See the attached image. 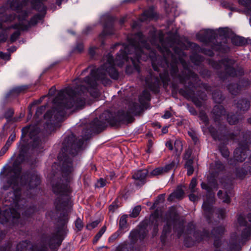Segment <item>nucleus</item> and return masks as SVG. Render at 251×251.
<instances>
[{"label": "nucleus", "mask_w": 251, "mask_h": 251, "mask_svg": "<svg viewBox=\"0 0 251 251\" xmlns=\"http://www.w3.org/2000/svg\"><path fill=\"white\" fill-rule=\"evenodd\" d=\"M127 40L128 44L125 46L124 50H121L117 53L115 60L111 54L108 53L107 55L106 61L102 65L107 74L112 79L117 80L119 75L115 66L122 67L125 62L128 61L129 59L131 60L133 67L130 65L127 66L126 69V73L131 74L134 70L140 73V68L138 63L141 60L146 61L149 57L154 71L159 72L160 67L163 69V73H160L159 76L163 86L166 87L170 81L169 75L170 63L168 58L170 57H173V54L168 47L165 45L163 35H160L158 37L153 35L150 40L152 45H156L157 41H159L161 46L157 45V48L163 54V57L157 55L154 51L150 50V45L141 32L131 36H128Z\"/></svg>", "instance_id": "f257e3e1"}, {"label": "nucleus", "mask_w": 251, "mask_h": 251, "mask_svg": "<svg viewBox=\"0 0 251 251\" xmlns=\"http://www.w3.org/2000/svg\"><path fill=\"white\" fill-rule=\"evenodd\" d=\"M107 74L102 65L97 69L91 71V77L87 76L84 78V81L89 85L88 87L80 85L74 88H66L64 92L70 98L63 100L60 104L46 112L44 119L46 120L47 128H52L55 124L62 121L65 114V108L73 109L74 110L83 109L86 104L85 93H89L93 98L98 97L99 93L97 88V81H100L104 86L110 85L111 81L107 78Z\"/></svg>", "instance_id": "f03ea898"}, {"label": "nucleus", "mask_w": 251, "mask_h": 251, "mask_svg": "<svg viewBox=\"0 0 251 251\" xmlns=\"http://www.w3.org/2000/svg\"><path fill=\"white\" fill-rule=\"evenodd\" d=\"M102 113L99 119L95 118L90 124V128H84L82 131L83 136L77 138L74 134L67 136L62 143L61 151L58 155V159L61 164L62 178L59 182L52 183V191L56 195L67 196L69 191L68 183L71 179V174L74 171L73 159L69 156L76 155L81 149L84 140L91 137L92 133H99L109 125V119L102 117Z\"/></svg>", "instance_id": "7ed1b4c3"}, {"label": "nucleus", "mask_w": 251, "mask_h": 251, "mask_svg": "<svg viewBox=\"0 0 251 251\" xmlns=\"http://www.w3.org/2000/svg\"><path fill=\"white\" fill-rule=\"evenodd\" d=\"M18 180L17 176H12L3 183L1 187L3 190L7 191L10 187H12L13 191L9 192L5 197V202L8 201L10 203V207L4 210L3 215L6 221L13 225L23 224L20 213L18 211L20 209L19 202L21 196V190L18 186Z\"/></svg>", "instance_id": "20e7f679"}, {"label": "nucleus", "mask_w": 251, "mask_h": 251, "mask_svg": "<svg viewBox=\"0 0 251 251\" xmlns=\"http://www.w3.org/2000/svg\"><path fill=\"white\" fill-rule=\"evenodd\" d=\"M185 70L182 71L180 74H178V68L176 62L170 63V74L173 79L177 78L180 83L185 85L187 81L191 79L188 83V85L185 86L184 88H181L179 90V93L185 98H188L191 96L194 95V89L198 87H201L207 92L211 91V87L207 83L201 82L198 75L188 67L184 66Z\"/></svg>", "instance_id": "39448f33"}, {"label": "nucleus", "mask_w": 251, "mask_h": 251, "mask_svg": "<svg viewBox=\"0 0 251 251\" xmlns=\"http://www.w3.org/2000/svg\"><path fill=\"white\" fill-rule=\"evenodd\" d=\"M68 221L67 213H61L57 221L56 232L50 234H42L40 240L31 245V251H50V249L52 250L60 246L62 241V236L67 233Z\"/></svg>", "instance_id": "423d86ee"}, {"label": "nucleus", "mask_w": 251, "mask_h": 251, "mask_svg": "<svg viewBox=\"0 0 251 251\" xmlns=\"http://www.w3.org/2000/svg\"><path fill=\"white\" fill-rule=\"evenodd\" d=\"M165 220L166 224L163 226V231L160 236V240L162 243L164 244L167 235L172 230L173 226L174 231L177 234V236L179 238L184 232V225L185 221L180 219L176 207L172 206L170 207L166 213Z\"/></svg>", "instance_id": "0eeeda50"}, {"label": "nucleus", "mask_w": 251, "mask_h": 251, "mask_svg": "<svg viewBox=\"0 0 251 251\" xmlns=\"http://www.w3.org/2000/svg\"><path fill=\"white\" fill-rule=\"evenodd\" d=\"M40 129L37 126H27L22 129L21 138H24L27 134L31 140L28 144V150L32 153L38 154L43 151L45 140L40 135Z\"/></svg>", "instance_id": "6e6552de"}, {"label": "nucleus", "mask_w": 251, "mask_h": 251, "mask_svg": "<svg viewBox=\"0 0 251 251\" xmlns=\"http://www.w3.org/2000/svg\"><path fill=\"white\" fill-rule=\"evenodd\" d=\"M41 182V177L37 172L27 171L24 173L20 177V183L26 186L27 190V196L32 198L40 191L38 186Z\"/></svg>", "instance_id": "1a4fd4ad"}, {"label": "nucleus", "mask_w": 251, "mask_h": 251, "mask_svg": "<svg viewBox=\"0 0 251 251\" xmlns=\"http://www.w3.org/2000/svg\"><path fill=\"white\" fill-rule=\"evenodd\" d=\"M235 63L233 59L229 58H224L218 62L214 60H210L209 64L214 69L218 70L221 68V65L225 66V74H219V77L222 80H225L227 79V76L235 77L242 75L244 73L243 69L239 68L236 70L231 66Z\"/></svg>", "instance_id": "9d476101"}, {"label": "nucleus", "mask_w": 251, "mask_h": 251, "mask_svg": "<svg viewBox=\"0 0 251 251\" xmlns=\"http://www.w3.org/2000/svg\"><path fill=\"white\" fill-rule=\"evenodd\" d=\"M196 36L198 39L202 43L205 44L213 43L211 45V48L215 51L221 53H226L229 50V48L228 47L226 42V39H225V41L223 42H218L217 40L216 41V43L214 42L217 35L212 30L207 29L202 33L197 34Z\"/></svg>", "instance_id": "9b49d317"}, {"label": "nucleus", "mask_w": 251, "mask_h": 251, "mask_svg": "<svg viewBox=\"0 0 251 251\" xmlns=\"http://www.w3.org/2000/svg\"><path fill=\"white\" fill-rule=\"evenodd\" d=\"M102 117L108 118L109 125L116 127H118L123 124L131 123L134 120V117L129 111L124 110L118 111L115 116H113V114L110 111H106L102 113Z\"/></svg>", "instance_id": "f8f14e48"}, {"label": "nucleus", "mask_w": 251, "mask_h": 251, "mask_svg": "<svg viewBox=\"0 0 251 251\" xmlns=\"http://www.w3.org/2000/svg\"><path fill=\"white\" fill-rule=\"evenodd\" d=\"M244 141L239 144V146L234 151L233 159L230 158L228 163L233 165L235 161L243 162L248 156V151H250V146L251 144V132L247 131L244 135Z\"/></svg>", "instance_id": "ddd939ff"}, {"label": "nucleus", "mask_w": 251, "mask_h": 251, "mask_svg": "<svg viewBox=\"0 0 251 251\" xmlns=\"http://www.w3.org/2000/svg\"><path fill=\"white\" fill-rule=\"evenodd\" d=\"M208 131L210 133L211 136L215 141L219 140L222 141L223 140H233L237 137L239 131L238 133L228 132L226 131V126L224 125H221L219 126V130L221 132L223 131V135L218 131L212 126H210L208 128Z\"/></svg>", "instance_id": "4468645a"}, {"label": "nucleus", "mask_w": 251, "mask_h": 251, "mask_svg": "<svg viewBox=\"0 0 251 251\" xmlns=\"http://www.w3.org/2000/svg\"><path fill=\"white\" fill-rule=\"evenodd\" d=\"M10 9L15 11L17 14L18 21L22 22L26 20L30 14V10L28 9H24L25 4L20 0H11L8 1Z\"/></svg>", "instance_id": "2eb2a0df"}, {"label": "nucleus", "mask_w": 251, "mask_h": 251, "mask_svg": "<svg viewBox=\"0 0 251 251\" xmlns=\"http://www.w3.org/2000/svg\"><path fill=\"white\" fill-rule=\"evenodd\" d=\"M183 233L186 235L193 234L194 237L198 242L201 241L209 237L208 230L205 228H203L202 231L196 230V225L192 222L189 223L187 224L186 230H185L184 229Z\"/></svg>", "instance_id": "dca6fc26"}, {"label": "nucleus", "mask_w": 251, "mask_h": 251, "mask_svg": "<svg viewBox=\"0 0 251 251\" xmlns=\"http://www.w3.org/2000/svg\"><path fill=\"white\" fill-rule=\"evenodd\" d=\"M247 218L251 224H248L246 218L241 215H239L237 219L240 226L245 227L241 233V237L244 239H247L251 236V212L248 214Z\"/></svg>", "instance_id": "f3484780"}, {"label": "nucleus", "mask_w": 251, "mask_h": 251, "mask_svg": "<svg viewBox=\"0 0 251 251\" xmlns=\"http://www.w3.org/2000/svg\"><path fill=\"white\" fill-rule=\"evenodd\" d=\"M25 148V147L22 146L21 149V151L20 153L16 157V159L14 161L12 165V171L14 173V176H17L19 178V176L21 172V165L22 163L25 160V152H24V150Z\"/></svg>", "instance_id": "a211bd4d"}, {"label": "nucleus", "mask_w": 251, "mask_h": 251, "mask_svg": "<svg viewBox=\"0 0 251 251\" xmlns=\"http://www.w3.org/2000/svg\"><path fill=\"white\" fill-rule=\"evenodd\" d=\"M115 18L110 15H105L103 17L104 21L103 30L102 33L105 35H113L115 33V29L113 27V23Z\"/></svg>", "instance_id": "6ab92c4d"}, {"label": "nucleus", "mask_w": 251, "mask_h": 251, "mask_svg": "<svg viewBox=\"0 0 251 251\" xmlns=\"http://www.w3.org/2000/svg\"><path fill=\"white\" fill-rule=\"evenodd\" d=\"M147 176H149L148 170L147 169H141L135 171L133 172L132 175V178L136 180L139 181V182L136 183V185H143L146 182V178Z\"/></svg>", "instance_id": "aec40b11"}, {"label": "nucleus", "mask_w": 251, "mask_h": 251, "mask_svg": "<svg viewBox=\"0 0 251 251\" xmlns=\"http://www.w3.org/2000/svg\"><path fill=\"white\" fill-rule=\"evenodd\" d=\"M145 82L149 88L154 92H157L160 85V81L157 76L152 78L151 74H150V77H147Z\"/></svg>", "instance_id": "412c9836"}, {"label": "nucleus", "mask_w": 251, "mask_h": 251, "mask_svg": "<svg viewBox=\"0 0 251 251\" xmlns=\"http://www.w3.org/2000/svg\"><path fill=\"white\" fill-rule=\"evenodd\" d=\"M212 114L215 122L220 123L221 118L226 114V110L223 105H215L212 109Z\"/></svg>", "instance_id": "4be33fe9"}, {"label": "nucleus", "mask_w": 251, "mask_h": 251, "mask_svg": "<svg viewBox=\"0 0 251 251\" xmlns=\"http://www.w3.org/2000/svg\"><path fill=\"white\" fill-rule=\"evenodd\" d=\"M240 237L236 233L233 234L228 244L229 251H238L240 249Z\"/></svg>", "instance_id": "5701e85b"}, {"label": "nucleus", "mask_w": 251, "mask_h": 251, "mask_svg": "<svg viewBox=\"0 0 251 251\" xmlns=\"http://www.w3.org/2000/svg\"><path fill=\"white\" fill-rule=\"evenodd\" d=\"M202 207L204 212L207 222L208 224H211L212 223L211 218L214 212L212 205L207 201H204Z\"/></svg>", "instance_id": "b1692460"}, {"label": "nucleus", "mask_w": 251, "mask_h": 251, "mask_svg": "<svg viewBox=\"0 0 251 251\" xmlns=\"http://www.w3.org/2000/svg\"><path fill=\"white\" fill-rule=\"evenodd\" d=\"M201 185V188L205 190L209 195L214 196V194L212 193L213 189H217L218 188V183L215 179H212L211 181L209 180L208 183L202 182Z\"/></svg>", "instance_id": "393cba45"}, {"label": "nucleus", "mask_w": 251, "mask_h": 251, "mask_svg": "<svg viewBox=\"0 0 251 251\" xmlns=\"http://www.w3.org/2000/svg\"><path fill=\"white\" fill-rule=\"evenodd\" d=\"M160 217L158 211H154L152 213L149 220V224L153 226V231L154 233H156L158 231V226Z\"/></svg>", "instance_id": "a878e982"}, {"label": "nucleus", "mask_w": 251, "mask_h": 251, "mask_svg": "<svg viewBox=\"0 0 251 251\" xmlns=\"http://www.w3.org/2000/svg\"><path fill=\"white\" fill-rule=\"evenodd\" d=\"M226 232L225 227L223 226H220L213 228L211 232H209V237L204 239H208L211 236L215 239H220Z\"/></svg>", "instance_id": "bb28decb"}, {"label": "nucleus", "mask_w": 251, "mask_h": 251, "mask_svg": "<svg viewBox=\"0 0 251 251\" xmlns=\"http://www.w3.org/2000/svg\"><path fill=\"white\" fill-rule=\"evenodd\" d=\"M38 210L34 204L26 205L22 212L23 218L25 219L31 217Z\"/></svg>", "instance_id": "cd10ccee"}, {"label": "nucleus", "mask_w": 251, "mask_h": 251, "mask_svg": "<svg viewBox=\"0 0 251 251\" xmlns=\"http://www.w3.org/2000/svg\"><path fill=\"white\" fill-rule=\"evenodd\" d=\"M47 0H32L31 5L32 8L37 11L45 12L47 10L46 7L43 4V2Z\"/></svg>", "instance_id": "c85d7f7f"}, {"label": "nucleus", "mask_w": 251, "mask_h": 251, "mask_svg": "<svg viewBox=\"0 0 251 251\" xmlns=\"http://www.w3.org/2000/svg\"><path fill=\"white\" fill-rule=\"evenodd\" d=\"M148 224V221H145L141 223L138 226L139 238L141 240H144L148 233L147 229Z\"/></svg>", "instance_id": "c756f323"}, {"label": "nucleus", "mask_w": 251, "mask_h": 251, "mask_svg": "<svg viewBox=\"0 0 251 251\" xmlns=\"http://www.w3.org/2000/svg\"><path fill=\"white\" fill-rule=\"evenodd\" d=\"M237 108L240 111H248L250 107V101L247 99H241L236 103Z\"/></svg>", "instance_id": "7c9ffc66"}, {"label": "nucleus", "mask_w": 251, "mask_h": 251, "mask_svg": "<svg viewBox=\"0 0 251 251\" xmlns=\"http://www.w3.org/2000/svg\"><path fill=\"white\" fill-rule=\"evenodd\" d=\"M231 41L233 45L236 46H243L248 44V39L237 35L231 37Z\"/></svg>", "instance_id": "2f4dec72"}, {"label": "nucleus", "mask_w": 251, "mask_h": 251, "mask_svg": "<svg viewBox=\"0 0 251 251\" xmlns=\"http://www.w3.org/2000/svg\"><path fill=\"white\" fill-rule=\"evenodd\" d=\"M28 25H25V24L23 23V21H19V23H16L8 27L7 29H13L19 31H25L28 30Z\"/></svg>", "instance_id": "473e14b6"}, {"label": "nucleus", "mask_w": 251, "mask_h": 251, "mask_svg": "<svg viewBox=\"0 0 251 251\" xmlns=\"http://www.w3.org/2000/svg\"><path fill=\"white\" fill-rule=\"evenodd\" d=\"M154 15V12L152 8H150L147 10H145L143 12L141 17L140 18V20L141 22H144L149 18H154L155 16Z\"/></svg>", "instance_id": "72a5a7b5"}, {"label": "nucleus", "mask_w": 251, "mask_h": 251, "mask_svg": "<svg viewBox=\"0 0 251 251\" xmlns=\"http://www.w3.org/2000/svg\"><path fill=\"white\" fill-rule=\"evenodd\" d=\"M143 110V107L138 103H133L129 108V112L132 113L135 115H139Z\"/></svg>", "instance_id": "f704fd0d"}, {"label": "nucleus", "mask_w": 251, "mask_h": 251, "mask_svg": "<svg viewBox=\"0 0 251 251\" xmlns=\"http://www.w3.org/2000/svg\"><path fill=\"white\" fill-rule=\"evenodd\" d=\"M184 194L183 190L181 189H177L176 191L171 194L168 198L169 201H172L175 198L177 199H181L183 198Z\"/></svg>", "instance_id": "c9c22d12"}, {"label": "nucleus", "mask_w": 251, "mask_h": 251, "mask_svg": "<svg viewBox=\"0 0 251 251\" xmlns=\"http://www.w3.org/2000/svg\"><path fill=\"white\" fill-rule=\"evenodd\" d=\"M227 89L232 95H237L241 91V87L237 83L229 84L227 86Z\"/></svg>", "instance_id": "e433bc0d"}, {"label": "nucleus", "mask_w": 251, "mask_h": 251, "mask_svg": "<svg viewBox=\"0 0 251 251\" xmlns=\"http://www.w3.org/2000/svg\"><path fill=\"white\" fill-rule=\"evenodd\" d=\"M43 18V15L40 14H37L31 17L30 20L28 22V24H25V25H28L29 28L31 26L35 25L38 23V21L42 20Z\"/></svg>", "instance_id": "4c0bfd02"}, {"label": "nucleus", "mask_w": 251, "mask_h": 251, "mask_svg": "<svg viewBox=\"0 0 251 251\" xmlns=\"http://www.w3.org/2000/svg\"><path fill=\"white\" fill-rule=\"evenodd\" d=\"M30 244L29 241L27 240L23 241L20 242L19 244H17L16 247V249L17 251H26L28 247H29L30 245L31 246L32 245ZM31 247H30V248Z\"/></svg>", "instance_id": "58836bf2"}, {"label": "nucleus", "mask_w": 251, "mask_h": 251, "mask_svg": "<svg viewBox=\"0 0 251 251\" xmlns=\"http://www.w3.org/2000/svg\"><path fill=\"white\" fill-rule=\"evenodd\" d=\"M212 98L215 102L217 103H222L225 99L219 90H215L212 93Z\"/></svg>", "instance_id": "ea45409f"}, {"label": "nucleus", "mask_w": 251, "mask_h": 251, "mask_svg": "<svg viewBox=\"0 0 251 251\" xmlns=\"http://www.w3.org/2000/svg\"><path fill=\"white\" fill-rule=\"evenodd\" d=\"M16 18H17V15L15 13L5 14L1 16V21L3 23H11L13 22Z\"/></svg>", "instance_id": "a19ab883"}, {"label": "nucleus", "mask_w": 251, "mask_h": 251, "mask_svg": "<svg viewBox=\"0 0 251 251\" xmlns=\"http://www.w3.org/2000/svg\"><path fill=\"white\" fill-rule=\"evenodd\" d=\"M151 100V95L147 90H144L139 98V100L141 104L144 103L147 101Z\"/></svg>", "instance_id": "79ce46f5"}, {"label": "nucleus", "mask_w": 251, "mask_h": 251, "mask_svg": "<svg viewBox=\"0 0 251 251\" xmlns=\"http://www.w3.org/2000/svg\"><path fill=\"white\" fill-rule=\"evenodd\" d=\"M127 215H122L119 220V230H124L127 227Z\"/></svg>", "instance_id": "37998d69"}, {"label": "nucleus", "mask_w": 251, "mask_h": 251, "mask_svg": "<svg viewBox=\"0 0 251 251\" xmlns=\"http://www.w3.org/2000/svg\"><path fill=\"white\" fill-rule=\"evenodd\" d=\"M217 196L218 198L223 200V202L224 203H229L230 202V198L228 196L227 192L223 195V191L219 190L218 192Z\"/></svg>", "instance_id": "c03bdc74"}, {"label": "nucleus", "mask_w": 251, "mask_h": 251, "mask_svg": "<svg viewBox=\"0 0 251 251\" xmlns=\"http://www.w3.org/2000/svg\"><path fill=\"white\" fill-rule=\"evenodd\" d=\"M129 238L131 244H135L139 238V232H138V229L132 230L130 233Z\"/></svg>", "instance_id": "a18cd8bd"}, {"label": "nucleus", "mask_w": 251, "mask_h": 251, "mask_svg": "<svg viewBox=\"0 0 251 251\" xmlns=\"http://www.w3.org/2000/svg\"><path fill=\"white\" fill-rule=\"evenodd\" d=\"M227 121L230 125H235L238 122L239 119L236 114L230 113L227 115Z\"/></svg>", "instance_id": "49530a36"}, {"label": "nucleus", "mask_w": 251, "mask_h": 251, "mask_svg": "<svg viewBox=\"0 0 251 251\" xmlns=\"http://www.w3.org/2000/svg\"><path fill=\"white\" fill-rule=\"evenodd\" d=\"M175 148L176 151V155L179 157L183 149L182 144L180 141L176 140L174 144Z\"/></svg>", "instance_id": "de8ad7c7"}, {"label": "nucleus", "mask_w": 251, "mask_h": 251, "mask_svg": "<svg viewBox=\"0 0 251 251\" xmlns=\"http://www.w3.org/2000/svg\"><path fill=\"white\" fill-rule=\"evenodd\" d=\"M247 174V171L243 168H237L236 169V176L243 179Z\"/></svg>", "instance_id": "09e8293b"}, {"label": "nucleus", "mask_w": 251, "mask_h": 251, "mask_svg": "<svg viewBox=\"0 0 251 251\" xmlns=\"http://www.w3.org/2000/svg\"><path fill=\"white\" fill-rule=\"evenodd\" d=\"M164 173L162 167H158L154 169L150 174H149V177H152L162 175Z\"/></svg>", "instance_id": "8fccbe9b"}, {"label": "nucleus", "mask_w": 251, "mask_h": 251, "mask_svg": "<svg viewBox=\"0 0 251 251\" xmlns=\"http://www.w3.org/2000/svg\"><path fill=\"white\" fill-rule=\"evenodd\" d=\"M199 118L205 126H207L209 124V118L205 112L202 111L200 112Z\"/></svg>", "instance_id": "3c124183"}, {"label": "nucleus", "mask_w": 251, "mask_h": 251, "mask_svg": "<svg viewBox=\"0 0 251 251\" xmlns=\"http://www.w3.org/2000/svg\"><path fill=\"white\" fill-rule=\"evenodd\" d=\"M141 210V206L137 205L132 209L131 213L129 214V216L132 218H136L139 215Z\"/></svg>", "instance_id": "603ef678"}, {"label": "nucleus", "mask_w": 251, "mask_h": 251, "mask_svg": "<svg viewBox=\"0 0 251 251\" xmlns=\"http://www.w3.org/2000/svg\"><path fill=\"white\" fill-rule=\"evenodd\" d=\"M119 201L116 199L109 206V211L111 213H114L119 207L118 205Z\"/></svg>", "instance_id": "864d4df0"}, {"label": "nucleus", "mask_w": 251, "mask_h": 251, "mask_svg": "<svg viewBox=\"0 0 251 251\" xmlns=\"http://www.w3.org/2000/svg\"><path fill=\"white\" fill-rule=\"evenodd\" d=\"M238 1L248 10L251 11V0H239Z\"/></svg>", "instance_id": "5fc2aeb1"}, {"label": "nucleus", "mask_w": 251, "mask_h": 251, "mask_svg": "<svg viewBox=\"0 0 251 251\" xmlns=\"http://www.w3.org/2000/svg\"><path fill=\"white\" fill-rule=\"evenodd\" d=\"M175 162L174 161H172L170 163L165 165L164 167H162L164 173H167L172 170L175 167Z\"/></svg>", "instance_id": "6e6d98bb"}, {"label": "nucleus", "mask_w": 251, "mask_h": 251, "mask_svg": "<svg viewBox=\"0 0 251 251\" xmlns=\"http://www.w3.org/2000/svg\"><path fill=\"white\" fill-rule=\"evenodd\" d=\"M188 134L195 144L198 142L199 139L197 137V134L194 130H190V131H188Z\"/></svg>", "instance_id": "4d7b16f0"}, {"label": "nucleus", "mask_w": 251, "mask_h": 251, "mask_svg": "<svg viewBox=\"0 0 251 251\" xmlns=\"http://www.w3.org/2000/svg\"><path fill=\"white\" fill-rule=\"evenodd\" d=\"M21 35V32L19 30H16L13 32L10 36V40L11 43L16 41Z\"/></svg>", "instance_id": "13d9d810"}, {"label": "nucleus", "mask_w": 251, "mask_h": 251, "mask_svg": "<svg viewBox=\"0 0 251 251\" xmlns=\"http://www.w3.org/2000/svg\"><path fill=\"white\" fill-rule=\"evenodd\" d=\"M54 204L57 211L60 210L61 207L65 205L63 202H61V200L59 197L55 199L54 201Z\"/></svg>", "instance_id": "bf43d9fd"}, {"label": "nucleus", "mask_w": 251, "mask_h": 251, "mask_svg": "<svg viewBox=\"0 0 251 251\" xmlns=\"http://www.w3.org/2000/svg\"><path fill=\"white\" fill-rule=\"evenodd\" d=\"M75 226L78 231H81L84 225L82 221L80 218H77L75 221Z\"/></svg>", "instance_id": "052dcab7"}, {"label": "nucleus", "mask_w": 251, "mask_h": 251, "mask_svg": "<svg viewBox=\"0 0 251 251\" xmlns=\"http://www.w3.org/2000/svg\"><path fill=\"white\" fill-rule=\"evenodd\" d=\"M100 222V220H96V221L87 224L86 226V228L89 230H91L97 227Z\"/></svg>", "instance_id": "680f3d73"}, {"label": "nucleus", "mask_w": 251, "mask_h": 251, "mask_svg": "<svg viewBox=\"0 0 251 251\" xmlns=\"http://www.w3.org/2000/svg\"><path fill=\"white\" fill-rule=\"evenodd\" d=\"M216 214L219 218L223 219L226 216V210L225 208H219L217 210Z\"/></svg>", "instance_id": "e2e57ef3"}, {"label": "nucleus", "mask_w": 251, "mask_h": 251, "mask_svg": "<svg viewBox=\"0 0 251 251\" xmlns=\"http://www.w3.org/2000/svg\"><path fill=\"white\" fill-rule=\"evenodd\" d=\"M12 244L10 242L5 243L2 246H0V251H10Z\"/></svg>", "instance_id": "0e129e2a"}, {"label": "nucleus", "mask_w": 251, "mask_h": 251, "mask_svg": "<svg viewBox=\"0 0 251 251\" xmlns=\"http://www.w3.org/2000/svg\"><path fill=\"white\" fill-rule=\"evenodd\" d=\"M215 169L218 171H221L225 169V166L221 161H217L215 163Z\"/></svg>", "instance_id": "69168bd1"}, {"label": "nucleus", "mask_w": 251, "mask_h": 251, "mask_svg": "<svg viewBox=\"0 0 251 251\" xmlns=\"http://www.w3.org/2000/svg\"><path fill=\"white\" fill-rule=\"evenodd\" d=\"M197 184V178L194 177L192 179L191 182L189 185V188L191 190V192H194V189Z\"/></svg>", "instance_id": "338daca9"}, {"label": "nucleus", "mask_w": 251, "mask_h": 251, "mask_svg": "<svg viewBox=\"0 0 251 251\" xmlns=\"http://www.w3.org/2000/svg\"><path fill=\"white\" fill-rule=\"evenodd\" d=\"M120 234V230H118L117 232L113 233L108 239V242L110 243L113 242L116 239L118 238Z\"/></svg>", "instance_id": "774afa93"}]
</instances>
